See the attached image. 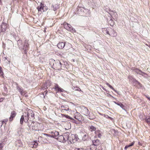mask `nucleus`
I'll use <instances>...</instances> for the list:
<instances>
[{"mask_svg": "<svg viewBox=\"0 0 150 150\" xmlns=\"http://www.w3.org/2000/svg\"><path fill=\"white\" fill-rule=\"evenodd\" d=\"M75 121H75V120H74V122H75Z\"/></svg>", "mask_w": 150, "mask_h": 150, "instance_id": "55", "label": "nucleus"}, {"mask_svg": "<svg viewBox=\"0 0 150 150\" xmlns=\"http://www.w3.org/2000/svg\"><path fill=\"white\" fill-rule=\"evenodd\" d=\"M134 71L136 73L143 76H145V75H146V73L137 69H135Z\"/></svg>", "mask_w": 150, "mask_h": 150, "instance_id": "21", "label": "nucleus"}, {"mask_svg": "<svg viewBox=\"0 0 150 150\" xmlns=\"http://www.w3.org/2000/svg\"><path fill=\"white\" fill-rule=\"evenodd\" d=\"M21 41H20V40H18V42H21Z\"/></svg>", "mask_w": 150, "mask_h": 150, "instance_id": "51", "label": "nucleus"}, {"mask_svg": "<svg viewBox=\"0 0 150 150\" xmlns=\"http://www.w3.org/2000/svg\"><path fill=\"white\" fill-rule=\"evenodd\" d=\"M128 79L130 81L133 82V83H135V84H138L140 85V83L137 81L135 79H134L132 76H129L128 77Z\"/></svg>", "mask_w": 150, "mask_h": 150, "instance_id": "18", "label": "nucleus"}, {"mask_svg": "<svg viewBox=\"0 0 150 150\" xmlns=\"http://www.w3.org/2000/svg\"><path fill=\"white\" fill-rule=\"evenodd\" d=\"M28 47L29 44L27 43L26 42L24 45L23 49L25 50H26L28 49Z\"/></svg>", "mask_w": 150, "mask_h": 150, "instance_id": "28", "label": "nucleus"}, {"mask_svg": "<svg viewBox=\"0 0 150 150\" xmlns=\"http://www.w3.org/2000/svg\"><path fill=\"white\" fill-rule=\"evenodd\" d=\"M8 121V119H6L0 122V123L1 124V127L2 125L4 123L5 124V125L6 124V122H7Z\"/></svg>", "mask_w": 150, "mask_h": 150, "instance_id": "33", "label": "nucleus"}, {"mask_svg": "<svg viewBox=\"0 0 150 150\" xmlns=\"http://www.w3.org/2000/svg\"><path fill=\"white\" fill-rule=\"evenodd\" d=\"M62 115L63 116H65L66 118H68V119H71V120L73 119V118H71V117H70V116H69L68 115H64V114H62Z\"/></svg>", "mask_w": 150, "mask_h": 150, "instance_id": "36", "label": "nucleus"}, {"mask_svg": "<svg viewBox=\"0 0 150 150\" xmlns=\"http://www.w3.org/2000/svg\"><path fill=\"white\" fill-rule=\"evenodd\" d=\"M17 89L18 90V91L21 95H23L24 94L25 92L24 91L23 88H20L19 86H17Z\"/></svg>", "mask_w": 150, "mask_h": 150, "instance_id": "23", "label": "nucleus"}, {"mask_svg": "<svg viewBox=\"0 0 150 150\" xmlns=\"http://www.w3.org/2000/svg\"><path fill=\"white\" fill-rule=\"evenodd\" d=\"M81 10H83V11L84 12V11H88V10L87 9H86L84 8H81Z\"/></svg>", "mask_w": 150, "mask_h": 150, "instance_id": "40", "label": "nucleus"}, {"mask_svg": "<svg viewBox=\"0 0 150 150\" xmlns=\"http://www.w3.org/2000/svg\"><path fill=\"white\" fill-rule=\"evenodd\" d=\"M63 136L65 142L68 140L71 141L73 139L71 138V137L74 136V135L70 134V133L68 132L64 133L63 134Z\"/></svg>", "mask_w": 150, "mask_h": 150, "instance_id": "8", "label": "nucleus"}, {"mask_svg": "<svg viewBox=\"0 0 150 150\" xmlns=\"http://www.w3.org/2000/svg\"><path fill=\"white\" fill-rule=\"evenodd\" d=\"M146 120L147 123L150 125V117H147L146 118Z\"/></svg>", "mask_w": 150, "mask_h": 150, "instance_id": "35", "label": "nucleus"}, {"mask_svg": "<svg viewBox=\"0 0 150 150\" xmlns=\"http://www.w3.org/2000/svg\"><path fill=\"white\" fill-rule=\"evenodd\" d=\"M78 150H80V149H78Z\"/></svg>", "mask_w": 150, "mask_h": 150, "instance_id": "53", "label": "nucleus"}, {"mask_svg": "<svg viewBox=\"0 0 150 150\" xmlns=\"http://www.w3.org/2000/svg\"><path fill=\"white\" fill-rule=\"evenodd\" d=\"M98 136L100 138L101 137L102 135L100 133H99L98 134Z\"/></svg>", "mask_w": 150, "mask_h": 150, "instance_id": "42", "label": "nucleus"}, {"mask_svg": "<svg viewBox=\"0 0 150 150\" xmlns=\"http://www.w3.org/2000/svg\"><path fill=\"white\" fill-rule=\"evenodd\" d=\"M60 110L61 112L62 113H65V111H69V112L71 111L70 109H69V106L66 105H62L61 106Z\"/></svg>", "mask_w": 150, "mask_h": 150, "instance_id": "12", "label": "nucleus"}, {"mask_svg": "<svg viewBox=\"0 0 150 150\" xmlns=\"http://www.w3.org/2000/svg\"><path fill=\"white\" fill-rule=\"evenodd\" d=\"M28 120V118L26 116L25 113L21 116V118L20 120V123L21 125H22L23 122H27Z\"/></svg>", "mask_w": 150, "mask_h": 150, "instance_id": "11", "label": "nucleus"}, {"mask_svg": "<svg viewBox=\"0 0 150 150\" xmlns=\"http://www.w3.org/2000/svg\"><path fill=\"white\" fill-rule=\"evenodd\" d=\"M146 97L149 100H150V98L149 97H148V96H146Z\"/></svg>", "mask_w": 150, "mask_h": 150, "instance_id": "46", "label": "nucleus"}, {"mask_svg": "<svg viewBox=\"0 0 150 150\" xmlns=\"http://www.w3.org/2000/svg\"><path fill=\"white\" fill-rule=\"evenodd\" d=\"M53 10L54 11H55L57 10V8H56V7L54 8V6H53Z\"/></svg>", "mask_w": 150, "mask_h": 150, "instance_id": "43", "label": "nucleus"}, {"mask_svg": "<svg viewBox=\"0 0 150 150\" xmlns=\"http://www.w3.org/2000/svg\"><path fill=\"white\" fill-rule=\"evenodd\" d=\"M28 120V118L26 116L25 113L21 116V118L20 120V123L21 125H22L23 122H27Z\"/></svg>", "mask_w": 150, "mask_h": 150, "instance_id": "9", "label": "nucleus"}, {"mask_svg": "<svg viewBox=\"0 0 150 150\" xmlns=\"http://www.w3.org/2000/svg\"><path fill=\"white\" fill-rule=\"evenodd\" d=\"M138 144H139V145H141V143H140V142H138Z\"/></svg>", "mask_w": 150, "mask_h": 150, "instance_id": "48", "label": "nucleus"}, {"mask_svg": "<svg viewBox=\"0 0 150 150\" xmlns=\"http://www.w3.org/2000/svg\"><path fill=\"white\" fill-rule=\"evenodd\" d=\"M146 45L147 46H148V45L147 44H146Z\"/></svg>", "mask_w": 150, "mask_h": 150, "instance_id": "52", "label": "nucleus"}, {"mask_svg": "<svg viewBox=\"0 0 150 150\" xmlns=\"http://www.w3.org/2000/svg\"><path fill=\"white\" fill-rule=\"evenodd\" d=\"M16 146L18 147L21 146L22 144L21 141L18 140L16 142Z\"/></svg>", "mask_w": 150, "mask_h": 150, "instance_id": "25", "label": "nucleus"}, {"mask_svg": "<svg viewBox=\"0 0 150 150\" xmlns=\"http://www.w3.org/2000/svg\"><path fill=\"white\" fill-rule=\"evenodd\" d=\"M16 114L15 111H13L11 112L10 117H9V121L11 122L13 120V118L15 117Z\"/></svg>", "mask_w": 150, "mask_h": 150, "instance_id": "20", "label": "nucleus"}, {"mask_svg": "<svg viewBox=\"0 0 150 150\" xmlns=\"http://www.w3.org/2000/svg\"><path fill=\"white\" fill-rule=\"evenodd\" d=\"M106 116H105V117H106Z\"/></svg>", "mask_w": 150, "mask_h": 150, "instance_id": "56", "label": "nucleus"}, {"mask_svg": "<svg viewBox=\"0 0 150 150\" xmlns=\"http://www.w3.org/2000/svg\"><path fill=\"white\" fill-rule=\"evenodd\" d=\"M2 3V2L1 1V0H0V4H1Z\"/></svg>", "mask_w": 150, "mask_h": 150, "instance_id": "49", "label": "nucleus"}, {"mask_svg": "<svg viewBox=\"0 0 150 150\" xmlns=\"http://www.w3.org/2000/svg\"><path fill=\"white\" fill-rule=\"evenodd\" d=\"M4 89L5 91H7V89L6 88H4Z\"/></svg>", "mask_w": 150, "mask_h": 150, "instance_id": "45", "label": "nucleus"}, {"mask_svg": "<svg viewBox=\"0 0 150 150\" xmlns=\"http://www.w3.org/2000/svg\"><path fill=\"white\" fill-rule=\"evenodd\" d=\"M38 144L37 142H34L32 143V146L31 147L33 148H36Z\"/></svg>", "mask_w": 150, "mask_h": 150, "instance_id": "26", "label": "nucleus"}, {"mask_svg": "<svg viewBox=\"0 0 150 150\" xmlns=\"http://www.w3.org/2000/svg\"><path fill=\"white\" fill-rule=\"evenodd\" d=\"M44 135L47 136H48L50 137H52L51 134H44Z\"/></svg>", "mask_w": 150, "mask_h": 150, "instance_id": "39", "label": "nucleus"}, {"mask_svg": "<svg viewBox=\"0 0 150 150\" xmlns=\"http://www.w3.org/2000/svg\"><path fill=\"white\" fill-rule=\"evenodd\" d=\"M57 139L60 142H65V140L64 139V138L63 135H60L59 136H58Z\"/></svg>", "mask_w": 150, "mask_h": 150, "instance_id": "22", "label": "nucleus"}, {"mask_svg": "<svg viewBox=\"0 0 150 150\" xmlns=\"http://www.w3.org/2000/svg\"><path fill=\"white\" fill-rule=\"evenodd\" d=\"M108 23H109L110 24V25L112 26L113 25L114 23V22L112 19H111L109 21Z\"/></svg>", "mask_w": 150, "mask_h": 150, "instance_id": "31", "label": "nucleus"}, {"mask_svg": "<svg viewBox=\"0 0 150 150\" xmlns=\"http://www.w3.org/2000/svg\"><path fill=\"white\" fill-rule=\"evenodd\" d=\"M50 133L52 134V137H53L55 139L57 138V137L59 135V132L55 130L50 132Z\"/></svg>", "mask_w": 150, "mask_h": 150, "instance_id": "16", "label": "nucleus"}, {"mask_svg": "<svg viewBox=\"0 0 150 150\" xmlns=\"http://www.w3.org/2000/svg\"><path fill=\"white\" fill-rule=\"evenodd\" d=\"M3 100V99L2 98H0V103L2 102Z\"/></svg>", "mask_w": 150, "mask_h": 150, "instance_id": "44", "label": "nucleus"}, {"mask_svg": "<svg viewBox=\"0 0 150 150\" xmlns=\"http://www.w3.org/2000/svg\"><path fill=\"white\" fill-rule=\"evenodd\" d=\"M72 89L74 90L75 91H81V89L79 88L78 87L73 86L72 87Z\"/></svg>", "mask_w": 150, "mask_h": 150, "instance_id": "34", "label": "nucleus"}, {"mask_svg": "<svg viewBox=\"0 0 150 150\" xmlns=\"http://www.w3.org/2000/svg\"><path fill=\"white\" fill-rule=\"evenodd\" d=\"M106 84L108 85L110 88H111L113 90V91H115L117 93H118V92L116 91L115 90L114 88L110 84H109L108 83H106Z\"/></svg>", "mask_w": 150, "mask_h": 150, "instance_id": "30", "label": "nucleus"}, {"mask_svg": "<svg viewBox=\"0 0 150 150\" xmlns=\"http://www.w3.org/2000/svg\"><path fill=\"white\" fill-rule=\"evenodd\" d=\"M63 25L64 28L68 31L73 33L75 32V29L73 28L70 24L65 22L63 23Z\"/></svg>", "mask_w": 150, "mask_h": 150, "instance_id": "6", "label": "nucleus"}, {"mask_svg": "<svg viewBox=\"0 0 150 150\" xmlns=\"http://www.w3.org/2000/svg\"><path fill=\"white\" fill-rule=\"evenodd\" d=\"M74 118L79 121H81L83 120L82 116L79 112H76L75 114Z\"/></svg>", "mask_w": 150, "mask_h": 150, "instance_id": "14", "label": "nucleus"}, {"mask_svg": "<svg viewBox=\"0 0 150 150\" xmlns=\"http://www.w3.org/2000/svg\"><path fill=\"white\" fill-rule=\"evenodd\" d=\"M28 120V118L26 116L25 113L21 116V118L20 120V123L21 125H22L23 122H27Z\"/></svg>", "mask_w": 150, "mask_h": 150, "instance_id": "10", "label": "nucleus"}, {"mask_svg": "<svg viewBox=\"0 0 150 150\" xmlns=\"http://www.w3.org/2000/svg\"><path fill=\"white\" fill-rule=\"evenodd\" d=\"M4 144L0 143V149H1L4 146Z\"/></svg>", "mask_w": 150, "mask_h": 150, "instance_id": "38", "label": "nucleus"}, {"mask_svg": "<svg viewBox=\"0 0 150 150\" xmlns=\"http://www.w3.org/2000/svg\"><path fill=\"white\" fill-rule=\"evenodd\" d=\"M28 126L30 130H37L38 129V124L34 122H29Z\"/></svg>", "mask_w": 150, "mask_h": 150, "instance_id": "3", "label": "nucleus"}, {"mask_svg": "<svg viewBox=\"0 0 150 150\" xmlns=\"http://www.w3.org/2000/svg\"><path fill=\"white\" fill-rule=\"evenodd\" d=\"M7 27L6 24L3 23L0 26V32H4L6 30Z\"/></svg>", "mask_w": 150, "mask_h": 150, "instance_id": "13", "label": "nucleus"}, {"mask_svg": "<svg viewBox=\"0 0 150 150\" xmlns=\"http://www.w3.org/2000/svg\"><path fill=\"white\" fill-rule=\"evenodd\" d=\"M89 129L92 132L93 131L96 130V128L94 126H90L89 127Z\"/></svg>", "mask_w": 150, "mask_h": 150, "instance_id": "29", "label": "nucleus"}, {"mask_svg": "<svg viewBox=\"0 0 150 150\" xmlns=\"http://www.w3.org/2000/svg\"><path fill=\"white\" fill-rule=\"evenodd\" d=\"M149 47L150 48V45L149 46Z\"/></svg>", "mask_w": 150, "mask_h": 150, "instance_id": "54", "label": "nucleus"}, {"mask_svg": "<svg viewBox=\"0 0 150 150\" xmlns=\"http://www.w3.org/2000/svg\"><path fill=\"white\" fill-rule=\"evenodd\" d=\"M92 143L93 144L91 146V147H90L91 149V148L93 147L94 148V149H96V146L98 145L99 144V140L98 139L93 140L92 141Z\"/></svg>", "mask_w": 150, "mask_h": 150, "instance_id": "15", "label": "nucleus"}, {"mask_svg": "<svg viewBox=\"0 0 150 150\" xmlns=\"http://www.w3.org/2000/svg\"><path fill=\"white\" fill-rule=\"evenodd\" d=\"M53 61L55 62L52 65V68L60 70L61 68V63L58 60H57L55 61L54 60H52Z\"/></svg>", "mask_w": 150, "mask_h": 150, "instance_id": "5", "label": "nucleus"}, {"mask_svg": "<svg viewBox=\"0 0 150 150\" xmlns=\"http://www.w3.org/2000/svg\"><path fill=\"white\" fill-rule=\"evenodd\" d=\"M104 31H105L107 35L110 36L112 37H115L117 34L116 33L114 30L112 28H104Z\"/></svg>", "mask_w": 150, "mask_h": 150, "instance_id": "1", "label": "nucleus"}, {"mask_svg": "<svg viewBox=\"0 0 150 150\" xmlns=\"http://www.w3.org/2000/svg\"><path fill=\"white\" fill-rule=\"evenodd\" d=\"M38 12L41 13L44 12L46 11L48 9L47 7L44 6V4H43L42 3H40L39 5L37 7Z\"/></svg>", "mask_w": 150, "mask_h": 150, "instance_id": "2", "label": "nucleus"}, {"mask_svg": "<svg viewBox=\"0 0 150 150\" xmlns=\"http://www.w3.org/2000/svg\"><path fill=\"white\" fill-rule=\"evenodd\" d=\"M26 116H27L28 118V120L30 119H33L34 118V113L31 110L29 109L28 110L27 112H25Z\"/></svg>", "mask_w": 150, "mask_h": 150, "instance_id": "7", "label": "nucleus"}, {"mask_svg": "<svg viewBox=\"0 0 150 150\" xmlns=\"http://www.w3.org/2000/svg\"><path fill=\"white\" fill-rule=\"evenodd\" d=\"M134 142H133L131 144L129 145H127L125 146V149H126L128 148H129V147L133 145L134 144Z\"/></svg>", "mask_w": 150, "mask_h": 150, "instance_id": "32", "label": "nucleus"}, {"mask_svg": "<svg viewBox=\"0 0 150 150\" xmlns=\"http://www.w3.org/2000/svg\"><path fill=\"white\" fill-rule=\"evenodd\" d=\"M89 117L88 118L90 119H91V120H92V119H93L95 117V116H93V117H91L90 116H88Z\"/></svg>", "mask_w": 150, "mask_h": 150, "instance_id": "41", "label": "nucleus"}, {"mask_svg": "<svg viewBox=\"0 0 150 150\" xmlns=\"http://www.w3.org/2000/svg\"><path fill=\"white\" fill-rule=\"evenodd\" d=\"M114 102L116 104L120 106L123 109H124V106L122 103H117L115 101H114Z\"/></svg>", "mask_w": 150, "mask_h": 150, "instance_id": "27", "label": "nucleus"}, {"mask_svg": "<svg viewBox=\"0 0 150 150\" xmlns=\"http://www.w3.org/2000/svg\"><path fill=\"white\" fill-rule=\"evenodd\" d=\"M82 112L85 115L87 116L88 115L90 112L88 109L86 107L83 106L82 107Z\"/></svg>", "mask_w": 150, "mask_h": 150, "instance_id": "17", "label": "nucleus"}, {"mask_svg": "<svg viewBox=\"0 0 150 150\" xmlns=\"http://www.w3.org/2000/svg\"><path fill=\"white\" fill-rule=\"evenodd\" d=\"M109 13L110 14L111 16L113 18V17H116L117 16V14L115 12L113 11H110Z\"/></svg>", "mask_w": 150, "mask_h": 150, "instance_id": "24", "label": "nucleus"}, {"mask_svg": "<svg viewBox=\"0 0 150 150\" xmlns=\"http://www.w3.org/2000/svg\"><path fill=\"white\" fill-rule=\"evenodd\" d=\"M107 117H109V118H110V119H112V118H111V117H108V116H107Z\"/></svg>", "mask_w": 150, "mask_h": 150, "instance_id": "50", "label": "nucleus"}, {"mask_svg": "<svg viewBox=\"0 0 150 150\" xmlns=\"http://www.w3.org/2000/svg\"><path fill=\"white\" fill-rule=\"evenodd\" d=\"M65 46V48L66 49L70 48L71 46V45L69 43H66L65 44L63 42H60L57 45V46L59 49H62Z\"/></svg>", "mask_w": 150, "mask_h": 150, "instance_id": "4", "label": "nucleus"}, {"mask_svg": "<svg viewBox=\"0 0 150 150\" xmlns=\"http://www.w3.org/2000/svg\"><path fill=\"white\" fill-rule=\"evenodd\" d=\"M54 89L56 91H57V92H62L65 91L64 89L60 87L57 84H55Z\"/></svg>", "mask_w": 150, "mask_h": 150, "instance_id": "19", "label": "nucleus"}, {"mask_svg": "<svg viewBox=\"0 0 150 150\" xmlns=\"http://www.w3.org/2000/svg\"><path fill=\"white\" fill-rule=\"evenodd\" d=\"M0 74L1 75H2L3 74V73L2 71V68L0 66Z\"/></svg>", "mask_w": 150, "mask_h": 150, "instance_id": "37", "label": "nucleus"}, {"mask_svg": "<svg viewBox=\"0 0 150 150\" xmlns=\"http://www.w3.org/2000/svg\"><path fill=\"white\" fill-rule=\"evenodd\" d=\"M47 91H45V92H44V93H45V94L46 95V94H47Z\"/></svg>", "mask_w": 150, "mask_h": 150, "instance_id": "47", "label": "nucleus"}]
</instances>
